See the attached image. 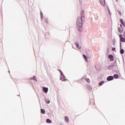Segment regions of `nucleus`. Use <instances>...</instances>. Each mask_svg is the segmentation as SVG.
I'll use <instances>...</instances> for the list:
<instances>
[{"instance_id": "7", "label": "nucleus", "mask_w": 125, "mask_h": 125, "mask_svg": "<svg viewBox=\"0 0 125 125\" xmlns=\"http://www.w3.org/2000/svg\"><path fill=\"white\" fill-rule=\"evenodd\" d=\"M42 90L43 92H45V93H47V91H48V88L45 87H43Z\"/></svg>"}, {"instance_id": "16", "label": "nucleus", "mask_w": 125, "mask_h": 125, "mask_svg": "<svg viewBox=\"0 0 125 125\" xmlns=\"http://www.w3.org/2000/svg\"><path fill=\"white\" fill-rule=\"evenodd\" d=\"M41 112L42 114H45V110L43 109H41Z\"/></svg>"}, {"instance_id": "17", "label": "nucleus", "mask_w": 125, "mask_h": 125, "mask_svg": "<svg viewBox=\"0 0 125 125\" xmlns=\"http://www.w3.org/2000/svg\"><path fill=\"white\" fill-rule=\"evenodd\" d=\"M83 57L86 61H87V58H86V56H85V55L83 54Z\"/></svg>"}, {"instance_id": "19", "label": "nucleus", "mask_w": 125, "mask_h": 125, "mask_svg": "<svg viewBox=\"0 0 125 125\" xmlns=\"http://www.w3.org/2000/svg\"><path fill=\"white\" fill-rule=\"evenodd\" d=\"M120 53H121V54H124V49H121V50H120Z\"/></svg>"}, {"instance_id": "1", "label": "nucleus", "mask_w": 125, "mask_h": 125, "mask_svg": "<svg viewBox=\"0 0 125 125\" xmlns=\"http://www.w3.org/2000/svg\"><path fill=\"white\" fill-rule=\"evenodd\" d=\"M84 21H85L84 11L82 10L81 15L77 18L76 21L77 27L79 32H82V30H83V22H84Z\"/></svg>"}, {"instance_id": "10", "label": "nucleus", "mask_w": 125, "mask_h": 125, "mask_svg": "<svg viewBox=\"0 0 125 125\" xmlns=\"http://www.w3.org/2000/svg\"><path fill=\"white\" fill-rule=\"evenodd\" d=\"M76 45L77 46L78 48H79V49H81V48H82V47L81 46H79V42H76Z\"/></svg>"}, {"instance_id": "20", "label": "nucleus", "mask_w": 125, "mask_h": 125, "mask_svg": "<svg viewBox=\"0 0 125 125\" xmlns=\"http://www.w3.org/2000/svg\"><path fill=\"white\" fill-rule=\"evenodd\" d=\"M96 70H97V71H99V70H100V67H99V68H97V66H96Z\"/></svg>"}, {"instance_id": "18", "label": "nucleus", "mask_w": 125, "mask_h": 125, "mask_svg": "<svg viewBox=\"0 0 125 125\" xmlns=\"http://www.w3.org/2000/svg\"><path fill=\"white\" fill-rule=\"evenodd\" d=\"M85 80L88 83H90V80L88 78H85Z\"/></svg>"}, {"instance_id": "21", "label": "nucleus", "mask_w": 125, "mask_h": 125, "mask_svg": "<svg viewBox=\"0 0 125 125\" xmlns=\"http://www.w3.org/2000/svg\"><path fill=\"white\" fill-rule=\"evenodd\" d=\"M45 22L47 23L48 24V20H45Z\"/></svg>"}, {"instance_id": "2", "label": "nucleus", "mask_w": 125, "mask_h": 125, "mask_svg": "<svg viewBox=\"0 0 125 125\" xmlns=\"http://www.w3.org/2000/svg\"><path fill=\"white\" fill-rule=\"evenodd\" d=\"M119 38H120V41L122 42H125V38L123 37V35L122 34H119Z\"/></svg>"}, {"instance_id": "25", "label": "nucleus", "mask_w": 125, "mask_h": 125, "mask_svg": "<svg viewBox=\"0 0 125 125\" xmlns=\"http://www.w3.org/2000/svg\"><path fill=\"white\" fill-rule=\"evenodd\" d=\"M60 73H61V74L62 75H63V73H62V72L61 71V70H60Z\"/></svg>"}, {"instance_id": "24", "label": "nucleus", "mask_w": 125, "mask_h": 125, "mask_svg": "<svg viewBox=\"0 0 125 125\" xmlns=\"http://www.w3.org/2000/svg\"><path fill=\"white\" fill-rule=\"evenodd\" d=\"M123 36H124V38H125V32H124Z\"/></svg>"}, {"instance_id": "12", "label": "nucleus", "mask_w": 125, "mask_h": 125, "mask_svg": "<svg viewBox=\"0 0 125 125\" xmlns=\"http://www.w3.org/2000/svg\"><path fill=\"white\" fill-rule=\"evenodd\" d=\"M64 119H65V122H67V123H68L69 122V118H68V117L65 116L64 117Z\"/></svg>"}, {"instance_id": "13", "label": "nucleus", "mask_w": 125, "mask_h": 125, "mask_svg": "<svg viewBox=\"0 0 125 125\" xmlns=\"http://www.w3.org/2000/svg\"><path fill=\"white\" fill-rule=\"evenodd\" d=\"M113 77L115 79H118V78H119V75L118 74H114Z\"/></svg>"}, {"instance_id": "27", "label": "nucleus", "mask_w": 125, "mask_h": 125, "mask_svg": "<svg viewBox=\"0 0 125 125\" xmlns=\"http://www.w3.org/2000/svg\"><path fill=\"white\" fill-rule=\"evenodd\" d=\"M121 27H123V25H122V24L120 25Z\"/></svg>"}, {"instance_id": "6", "label": "nucleus", "mask_w": 125, "mask_h": 125, "mask_svg": "<svg viewBox=\"0 0 125 125\" xmlns=\"http://www.w3.org/2000/svg\"><path fill=\"white\" fill-rule=\"evenodd\" d=\"M108 58H109L110 61H114V56L112 55H109Z\"/></svg>"}, {"instance_id": "4", "label": "nucleus", "mask_w": 125, "mask_h": 125, "mask_svg": "<svg viewBox=\"0 0 125 125\" xmlns=\"http://www.w3.org/2000/svg\"><path fill=\"white\" fill-rule=\"evenodd\" d=\"M114 80V77L112 76H110L107 78V81H113Z\"/></svg>"}, {"instance_id": "11", "label": "nucleus", "mask_w": 125, "mask_h": 125, "mask_svg": "<svg viewBox=\"0 0 125 125\" xmlns=\"http://www.w3.org/2000/svg\"><path fill=\"white\" fill-rule=\"evenodd\" d=\"M46 123H47V124H51L52 121H51V120H50V119H47L46 120Z\"/></svg>"}, {"instance_id": "26", "label": "nucleus", "mask_w": 125, "mask_h": 125, "mask_svg": "<svg viewBox=\"0 0 125 125\" xmlns=\"http://www.w3.org/2000/svg\"><path fill=\"white\" fill-rule=\"evenodd\" d=\"M61 80H62V81H64V78H62V79H61Z\"/></svg>"}, {"instance_id": "3", "label": "nucleus", "mask_w": 125, "mask_h": 125, "mask_svg": "<svg viewBox=\"0 0 125 125\" xmlns=\"http://www.w3.org/2000/svg\"><path fill=\"white\" fill-rule=\"evenodd\" d=\"M115 68H116V65H115L114 63L110 64L108 67L109 70H113V69H115Z\"/></svg>"}, {"instance_id": "8", "label": "nucleus", "mask_w": 125, "mask_h": 125, "mask_svg": "<svg viewBox=\"0 0 125 125\" xmlns=\"http://www.w3.org/2000/svg\"><path fill=\"white\" fill-rule=\"evenodd\" d=\"M118 31L119 32V33H123V32H124V28L123 27H119L118 28Z\"/></svg>"}, {"instance_id": "9", "label": "nucleus", "mask_w": 125, "mask_h": 125, "mask_svg": "<svg viewBox=\"0 0 125 125\" xmlns=\"http://www.w3.org/2000/svg\"><path fill=\"white\" fill-rule=\"evenodd\" d=\"M120 22L122 25H123L124 27H125V23L124 22V21H123V19L120 20Z\"/></svg>"}, {"instance_id": "5", "label": "nucleus", "mask_w": 125, "mask_h": 125, "mask_svg": "<svg viewBox=\"0 0 125 125\" xmlns=\"http://www.w3.org/2000/svg\"><path fill=\"white\" fill-rule=\"evenodd\" d=\"M100 3L103 6H105V0H99Z\"/></svg>"}, {"instance_id": "23", "label": "nucleus", "mask_w": 125, "mask_h": 125, "mask_svg": "<svg viewBox=\"0 0 125 125\" xmlns=\"http://www.w3.org/2000/svg\"><path fill=\"white\" fill-rule=\"evenodd\" d=\"M118 14H119V15L121 16L122 13H121V12H120L119 11H118Z\"/></svg>"}, {"instance_id": "15", "label": "nucleus", "mask_w": 125, "mask_h": 125, "mask_svg": "<svg viewBox=\"0 0 125 125\" xmlns=\"http://www.w3.org/2000/svg\"><path fill=\"white\" fill-rule=\"evenodd\" d=\"M104 81H102L101 82L99 83V85H100V86H101V85H102V84H103V83H104Z\"/></svg>"}, {"instance_id": "14", "label": "nucleus", "mask_w": 125, "mask_h": 125, "mask_svg": "<svg viewBox=\"0 0 125 125\" xmlns=\"http://www.w3.org/2000/svg\"><path fill=\"white\" fill-rule=\"evenodd\" d=\"M46 103H47V104H49L50 103V101H49L48 99H46L45 100Z\"/></svg>"}, {"instance_id": "22", "label": "nucleus", "mask_w": 125, "mask_h": 125, "mask_svg": "<svg viewBox=\"0 0 125 125\" xmlns=\"http://www.w3.org/2000/svg\"><path fill=\"white\" fill-rule=\"evenodd\" d=\"M112 51H115L116 50V48H112Z\"/></svg>"}]
</instances>
